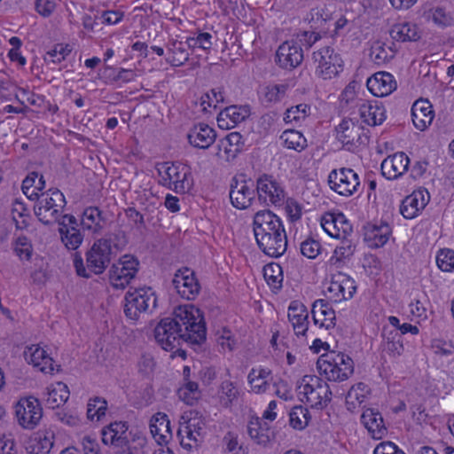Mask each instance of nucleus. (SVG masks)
Segmentation results:
<instances>
[{
  "instance_id": "nucleus-1",
  "label": "nucleus",
  "mask_w": 454,
  "mask_h": 454,
  "mask_svg": "<svg viewBox=\"0 0 454 454\" xmlns=\"http://www.w3.org/2000/svg\"><path fill=\"white\" fill-rule=\"evenodd\" d=\"M206 334L203 314L192 304L175 308L172 317L162 318L154 328V338L166 351L173 350L181 341L200 345Z\"/></svg>"
},
{
  "instance_id": "nucleus-2",
  "label": "nucleus",
  "mask_w": 454,
  "mask_h": 454,
  "mask_svg": "<svg viewBox=\"0 0 454 454\" xmlns=\"http://www.w3.org/2000/svg\"><path fill=\"white\" fill-rule=\"evenodd\" d=\"M253 230L258 247L270 257L278 258L287 249V236L279 216L269 209L256 212Z\"/></svg>"
},
{
  "instance_id": "nucleus-3",
  "label": "nucleus",
  "mask_w": 454,
  "mask_h": 454,
  "mask_svg": "<svg viewBox=\"0 0 454 454\" xmlns=\"http://www.w3.org/2000/svg\"><path fill=\"white\" fill-rule=\"evenodd\" d=\"M116 249L117 246L114 244L110 238L97 239L85 254L86 267L81 254L75 253L74 266L77 275L82 278H90L91 273L95 275L102 274L115 256Z\"/></svg>"
},
{
  "instance_id": "nucleus-4",
  "label": "nucleus",
  "mask_w": 454,
  "mask_h": 454,
  "mask_svg": "<svg viewBox=\"0 0 454 454\" xmlns=\"http://www.w3.org/2000/svg\"><path fill=\"white\" fill-rule=\"evenodd\" d=\"M30 197L36 200L34 211L42 223L51 225L59 222V218L67 205L65 196L59 189H49L40 194L33 190Z\"/></svg>"
},
{
  "instance_id": "nucleus-5",
  "label": "nucleus",
  "mask_w": 454,
  "mask_h": 454,
  "mask_svg": "<svg viewBox=\"0 0 454 454\" xmlns=\"http://www.w3.org/2000/svg\"><path fill=\"white\" fill-rule=\"evenodd\" d=\"M299 399L312 408L326 407L332 399L329 385L316 375H304L297 385Z\"/></svg>"
},
{
  "instance_id": "nucleus-6",
  "label": "nucleus",
  "mask_w": 454,
  "mask_h": 454,
  "mask_svg": "<svg viewBox=\"0 0 454 454\" xmlns=\"http://www.w3.org/2000/svg\"><path fill=\"white\" fill-rule=\"evenodd\" d=\"M317 367L321 375L329 381H343L354 372V362L351 357L341 352L332 351L322 355Z\"/></svg>"
},
{
  "instance_id": "nucleus-7",
  "label": "nucleus",
  "mask_w": 454,
  "mask_h": 454,
  "mask_svg": "<svg viewBox=\"0 0 454 454\" xmlns=\"http://www.w3.org/2000/svg\"><path fill=\"white\" fill-rule=\"evenodd\" d=\"M160 183L176 193L188 192L192 185L193 180L189 168L179 162H163L157 168Z\"/></svg>"
},
{
  "instance_id": "nucleus-8",
  "label": "nucleus",
  "mask_w": 454,
  "mask_h": 454,
  "mask_svg": "<svg viewBox=\"0 0 454 454\" xmlns=\"http://www.w3.org/2000/svg\"><path fill=\"white\" fill-rule=\"evenodd\" d=\"M156 306L157 297L151 287H130L124 297V314L132 321L138 320L142 314L153 312Z\"/></svg>"
},
{
  "instance_id": "nucleus-9",
  "label": "nucleus",
  "mask_w": 454,
  "mask_h": 454,
  "mask_svg": "<svg viewBox=\"0 0 454 454\" xmlns=\"http://www.w3.org/2000/svg\"><path fill=\"white\" fill-rule=\"evenodd\" d=\"M316 74L324 79L331 80L343 70V60L340 55L330 46H325L312 54Z\"/></svg>"
},
{
  "instance_id": "nucleus-10",
  "label": "nucleus",
  "mask_w": 454,
  "mask_h": 454,
  "mask_svg": "<svg viewBox=\"0 0 454 454\" xmlns=\"http://www.w3.org/2000/svg\"><path fill=\"white\" fill-rule=\"evenodd\" d=\"M139 262L130 254L121 256L109 270V280L115 289H124L136 277Z\"/></svg>"
},
{
  "instance_id": "nucleus-11",
  "label": "nucleus",
  "mask_w": 454,
  "mask_h": 454,
  "mask_svg": "<svg viewBox=\"0 0 454 454\" xmlns=\"http://www.w3.org/2000/svg\"><path fill=\"white\" fill-rule=\"evenodd\" d=\"M258 200L266 206H279L285 200V190L271 175L262 174L256 179Z\"/></svg>"
},
{
  "instance_id": "nucleus-12",
  "label": "nucleus",
  "mask_w": 454,
  "mask_h": 454,
  "mask_svg": "<svg viewBox=\"0 0 454 454\" xmlns=\"http://www.w3.org/2000/svg\"><path fill=\"white\" fill-rule=\"evenodd\" d=\"M330 188L345 197L353 195L360 185L358 175L349 168L333 169L328 175Z\"/></svg>"
},
{
  "instance_id": "nucleus-13",
  "label": "nucleus",
  "mask_w": 454,
  "mask_h": 454,
  "mask_svg": "<svg viewBox=\"0 0 454 454\" xmlns=\"http://www.w3.org/2000/svg\"><path fill=\"white\" fill-rule=\"evenodd\" d=\"M19 424L26 429L35 428L43 417V409L37 398H21L15 406Z\"/></svg>"
},
{
  "instance_id": "nucleus-14",
  "label": "nucleus",
  "mask_w": 454,
  "mask_h": 454,
  "mask_svg": "<svg viewBox=\"0 0 454 454\" xmlns=\"http://www.w3.org/2000/svg\"><path fill=\"white\" fill-rule=\"evenodd\" d=\"M172 284L181 297L188 301L194 300L200 291V285L195 273L189 268L178 270Z\"/></svg>"
},
{
  "instance_id": "nucleus-15",
  "label": "nucleus",
  "mask_w": 454,
  "mask_h": 454,
  "mask_svg": "<svg viewBox=\"0 0 454 454\" xmlns=\"http://www.w3.org/2000/svg\"><path fill=\"white\" fill-rule=\"evenodd\" d=\"M128 425L123 421H114L103 427L101 431L102 442L125 452L129 449Z\"/></svg>"
},
{
  "instance_id": "nucleus-16",
  "label": "nucleus",
  "mask_w": 454,
  "mask_h": 454,
  "mask_svg": "<svg viewBox=\"0 0 454 454\" xmlns=\"http://www.w3.org/2000/svg\"><path fill=\"white\" fill-rule=\"evenodd\" d=\"M177 434L182 447L191 450L193 447L192 442L197 446L202 442L205 434V422L200 418L191 417L181 424Z\"/></svg>"
},
{
  "instance_id": "nucleus-17",
  "label": "nucleus",
  "mask_w": 454,
  "mask_h": 454,
  "mask_svg": "<svg viewBox=\"0 0 454 454\" xmlns=\"http://www.w3.org/2000/svg\"><path fill=\"white\" fill-rule=\"evenodd\" d=\"M303 60L301 44L294 41H286L279 45L276 53V61L281 68L292 70Z\"/></svg>"
},
{
  "instance_id": "nucleus-18",
  "label": "nucleus",
  "mask_w": 454,
  "mask_h": 454,
  "mask_svg": "<svg viewBox=\"0 0 454 454\" xmlns=\"http://www.w3.org/2000/svg\"><path fill=\"white\" fill-rule=\"evenodd\" d=\"M254 199V184L247 180L233 179L231 184L230 200L238 209H246L252 205Z\"/></svg>"
},
{
  "instance_id": "nucleus-19",
  "label": "nucleus",
  "mask_w": 454,
  "mask_h": 454,
  "mask_svg": "<svg viewBox=\"0 0 454 454\" xmlns=\"http://www.w3.org/2000/svg\"><path fill=\"white\" fill-rule=\"evenodd\" d=\"M430 200L429 192L423 188L406 196L400 206V213L406 219H413L425 208Z\"/></svg>"
},
{
  "instance_id": "nucleus-20",
  "label": "nucleus",
  "mask_w": 454,
  "mask_h": 454,
  "mask_svg": "<svg viewBox=\"0 0 454 454\" xmlns=\"http://www.w3.org/2000/svg\"><path fill=\"white\" fill-rule=\"evenodd\" d=\"M409 165V157L403 152H398L381 162V173L386 178L395 180L407 172Z\"/></svg>"
},
{
  "instance_id": "nucleus-21",
  "label": "nucleus",
  "mask_w": 454,
  "mask_h": 454,
  "mask_svg": "<svg viewBox=\"0 0 454 454\" xmlns=\"http://www.w3.org/2000/svg\"><path fill=\"white\" fill-rule=\"evenodd\" d=\"M288 320L294 333L304 337L309 329V312L307 308L298 301H293L288 307Z\"/></svg>"
},
{
  "instance_id": "nucleus-22",
  "label": "nucleus",
  "mask_w": 454,
  "mask_h": 454,
  "mask_svg": "<svg viewBox=\"0 0 454 454\" xmlns=\"http://www.w3.org/2000/svg\"><path fill=\"white\" fill-rule=\"evenodd\" d=\"M392 233L390 225L387 223L380 224L368 223L364 227V242L371 248H379L383 247L389 239Z\"/></svg>"
},
{
  "instance_id": "nucleus-23",
  "label": "nucleus",
  "mask_w": 454,
  "mask_h": 454,
  "mask_svg": "<svg viewBox=\"0 0 454 454\" xmlns=\"http://www.w3.org/2000/svg\"><path fill=\"white\" fill-rule=\"evenodd\" d=\"M250 114L248 106H230L220 112L217 117L221 129H231L244 121Z\"/></svg>"
},
{
  "instance_id": "nucleus-24",
  "label": "nucleus",
  "mask_w": 454,
  "mask_h": 454,
  "mask_svg": "<svg viewBox=\"0 0 454 454\" xmlns=\"http://www.w3.org/2000/svg\"><path fill=\"white\" fill-rule=\"evenodd\" d=\"M362 128L352 120H342L337 126V138L343 145H355L364 144L366 137L361 135Z\"/></svg>"
},
{
  "instance_id": "nucleus-25",
  "label": "nucleus",
  "mask_w": 454,
  "mask_h": 454,
  "mask_svg": "<svg viewBox=\"0 0 454 454\" xmlns=\"http://www.w3.org/2000/svg\"><path fill=\"white\" fill-rule=\"evenodd\" d=\"M359 114L363 121L370 126L380 125L386 120V110L378 100H364L359 105Z\"/></svg>"
},
{
  "instance_id": "nucleus-26",
  "label": "nucleus",
  "mask_w": 454,
  "mask_h": 454,
  "mask_svg": "<svg viewBox=\"0 0 454 454\" xmlns=\"http://www.w3.org/2000/svg\"><path fill=\"white\" fill-rule=\"evenodd\" d=\"M367 87L374 96L386 97L396 89V82L391 74L379 72L368 79Z\"/></svg>"
},
{
  "instance_id": "nucleus-27",
  "label": "nucleus",
  "mask_w": 454,
  "mask_h": 454,
  "mask_svg": "<svg viewBox=\"0 0 454 454\" xmlns=\"http://www.w3.org/2000/svg\"><path fill=\"white\" fill-rule=\"evenodd\" d=\"M412 122L416 129L423 131L432 123L434 113L428 100L419 99L411 107Z\"/></svg>"
},
{
  "instance_id": "nucleus-28",
  "label": "nucleus",
  "mask_w": 454,
  "mask_h": 454,
  "mask_svg": "<svg viewBox=\"0 0 454 454\" xmlns=\"http://www.w3.org/2000/svg\"><path fill=\"white\" fill-rule=\"evenodd\" d=\"M26 360L44 373L54 372V361L47 354L46 350L39 345H31L25 351Z\"/></svg>"
},
{
  "instance_id": "nucleus-29",
  "label": "nucleus",
  "mask_w": 454,
  "mask_h": 454,
  "mask_svg": "<svg viewBox=\"0 0 454 454\" xmlns=\"http://www.w3.org/2000/svg\"><path fill=\"white\" fill-rule=\"evenodd\" d=\"M361 422L375 439H381L387 433L382 415L376 409L364 410L361 415Z\"/></svg>"
},
{
  "instance_id": "nucleus-30",
  "label": "nucleus",
  "mask_w": 454,
  "mask_h": 454,
  "mask_svg": "<svg viewBox=\"0 0 454 454\" xmlns=\"http://www.w3.org/2000/svg\"><path fill=\"white\" fill-rule=\"evenodd\" d=\"M311 313L315 325L327 330L335 325V311L326 301L320 299L314 301Z\"/></svg>"
},
{
  "instance_id": "nucleus-31",
  "label": "nucleus",
  "mask_w": 454,
  "mask_h": 454,
  "mask_svg": "<svg viewBox=\"0 0 454 454\" xmlns=\"http://www.w3.org/2000/svg\"><path fill=\"white\" fill-rule=\"evenodd\" d=\"M215 129L205 123L195 125L188 134L189 143L200 149L208 148L215 142Z\"/></svg>"
},
{
  "instance_id": "nucleus-32",
  "label": "nucleus",
  "mask_w": 454,
  "mask_h": 454,
  "mask_svg": "<svg viewBox=\"0 0 454 454\" xmlns=\"http://www.w3.org/2000/svg\"><path fill=\"white\" fill-rule=\"evenodd\" d=\"M150 431L159 445L167 443L172 435L168 416L162 412L156 413L151 419Z\"/></svg>"
},
{
  "instance_id": "nucleus-33",
  "label": "nucleus",
  "mask_w": 454,
  "mask_h": 454,
  "mask_svg": "<svg viewBox=\"0 0 454 454\" xmlns=\"http://www.w3.org/2000/svg\"><path fill=\"white\" fill-rule=\"evenodd\" d=\"M342 284L347 286L348 295L356 291L355 280L351 277L342 272L333 274V276H331V282L327 291L330 298L335 302L343 301L344 294H340V288H343Z\"/></svg>"
},
{
  "instance_id": "nucleus-34",
  "label": "nucleus",
  "mask_w": 454,
  "mask_h": 454,
  "mask_svg": "<svg viewBox=\"0 0 454 454\" xmlns=\"http://www.w3.org/2000/svg\"><path fill=\"white\" fill-rule=\"evenodd\" d=\"M247 380L254 393H265L270 387V382L272 380L271 371L261 366L252 368L248 373Z\"/></svg>"
},
{
  "instance_id": "nucleus-35",
  "label": "nucleus",
  "mask_w": 454,
  "mask_h": 454,
  "mask_svg": "<svg viewBox=\"0 0 454 454\" xmlns=\"http://www.w3.org/2000/svg\"><path fill=\"white\" fill-rule=\"evenodd\" d=\"M247 433L259 445L266 446L273 438V432L262 419H252L247 425Z\"/></svg>"
},
{
  "instance_id": "nucleus-36",
  "label": "nucleus",
  "mask_w": 454,
  "mask_h": 454,
  "mask_svg": "<svg viewBox=\"0 0 454 454\" xmlns=\"http://www.w3.org/2000/svg\"><path fill=\"white\" fill-rule=\"evenodd\" d=\"M69 390L63 382L51 384L46 388L44 402L48 408L55 409L64 404L69 398Z\"/></svg>"
},
{
  "instance_id": "nucleus-37",
  "label": "nucleus",
  "mask_w": 454,
  "mask_h": 454,
  "mask_svg": "<svg viewBox=\"0 0 454 454\" xmlns=\"http://www.w3.org/2000/svg\"><path fill=\"white\" fill-rule=\"evenodd\" d=\"M390 36L397 42H416L420 38V32L415 24L398 23L391 27Z\"/></svg>"
},
{
  "instance_id": "nucleus-38",
  "label": "nucleus",
  "mask_w": 454,
  "mask_h": 454,
  "mask_svg": "<svg viewBox=\"0 0 454 454\" xmlns=\"http://www.w3.org/2000/svg\"><path fill=\"white\" fill-rule=\"evenodd\" d=\"M106 220L97 207H86L82 213L81 224L83 229L93 233H99L104 229Z\"/></svg>"
},
{
  "instance_id": "nucleus-39",
  "label": "nucleus",
  "mask_w": 454,
  "mask_h": 454,
  "mask_svg": "<svg viewBox=\"0 0 454 454\" xmlns=\"http://www.w3.org/2000/svg\"><path fill=\"white\" fill-rule=\"evenodd\" d=\"M381 348L382 351L395 357L402 355L403 352V345L401 335L396 330L387 331L384 330L382 334Z\"/></svg>"
},
{
  "instance_id": "nucleus-40",
  "label": "nucleus",
  "mask_w": 454,
  "mask_h": 454,
  "mask_svg": "<svg viewBox=\"0 0 454 454\" xmlns=\"http://www.w3.org/2000/svg\"><path fill=\"white\" fill-rule=\"evenodd\" d=\"M60 239L68 250H76L83 241V235L74 226H67L66 223H60L59 229Z\"/></svg>"
},
{
  "instance_id": "nucleus-41",
  "label": "nucleus",
  "mask_w": 454,
  "mask_h": 454,
  "mask_svg": "<svg viewBox=\"0 0 454 454\" xmlns=\"http://www.w3.org/2000/svg\"><path fill=\"white\" fill-rule=\"evenodd\" d=\"M188 46L181 41H173L168 45V58L166 59L173 67H181L189 59Z\"/></svg>"
},
{
  "instance_id": "nucleus-42",
  "label": "nucleus",
  "mask_w": 454,
  "mask_h": 454,
  "mask_svg": "<svg viewBox=\"0 0 454 454\" xmlns=\"http://www.w3.org/2000/svg\"><path fill=\"white\" fill-rule=\"evenodd\" d=\"M370 394V387L364 382H359L350 387L346 395V405L348 411L355 409L363 403Z\"/></svg>"
},
{
  "instance_id": "nucleus-43",
  "label": "nucleus",
  "mask_w": 454,
  "mask_h": 454,
  "mask_svg": "<svg viewBox=\"0 0 454 454\" xmlns=\"http://www.w3.org/2000/svg\"><path fill=\"white\" fill-rule=\"evenodd\" d=\"M263 277L272 290L278 291L282 288L284 277L282 267L278 263L266 264L263 267Z\"/></svg>"
},
{
  "instance_id": "nucleus-44",
  "label": "nucleus",
  "mask_w": 454,
  "mask_h": 454,
  "mask_svg": "<svg viewBox=\"0 0 454 454\" xmlns=\"http://www.w3.org/2000/svg\"><path fill=\"white\" fill-rule=\"evenodd\" d=\"M285 146L296 152H301L307 147V139L298 130L286 129L280 136Z\"/></svg>"
},
{
  "instance_id": "nucleus-45",
  "label": "nucleus",
  "mask_w": 454,
  "mask_h": 454,
  "mask_svg": "<svg viewBox=\"0 0 454 454\" xmlns=\"http://www.w3.org/2000/svg\"><path fill=\"white\" fill-rule=\"evenodd\" d=\"M428 18L434 25L447 27L454 25L453 13L444 6H433L428 11Z\"/></svg>"
},
{
  "instance_id": "nucleus-46",
  "label": "nucleus",
  "mask_w": 454,
  "mask_h": 454,
  "mask_svg": "<svg viewBox=\"0 0 454 454\" xmlns=\"http://www.w3.org/2000/svg\"><path fill=\"white\" fill-rule=\"evenodd\" d=\"M395 54V50L385 43L377 42L371 49V59L378 66H381L390 61Z\"/></svg>"
},
{
  "instance_id": "nucleus-47",
  "label": "nucleus",
  "mask_w": 454,
  "mask_h": 454,
  "mask_svg": "<svg viewBox=\"0 0 454 454\" xmlns=\"http://www.w3.org/2000/svg\"><path fill=\"white\" fill-rule=\"evenodd\" d=\"M218 394L222 404L228 408L238 401L240 393L232 381L224 380L220 386Z\"/></svg>"
},
{
  "instance_id": "nucleus-48",
  "label": "nucleus",
  "mask_w": 454,
  "mask_h": 454,
  "mask_svg": "<svg viewBox=\"0 0 454 454\" xmlns=\"http://www.w3.org/2000/svg\"><path fill=\"white\" fill-rule=\"evenodd\" d=\"M242 136L239 132H231L221 140L220 147L223 148L227 157L234 158L243 146Z\"/></svg>"
},
{
  "instance_id": "nucleus-49",
  "label": "nucleus",
  "mask_w": 454,
  "mask_h": 454,
  "mask_svg": "<svg viewBox=\"0 0 454 454\" xmlns=\"http://www.w3.org/2000/svg\"><path fill=\"white\" fill-rule=\"evenodd\" d=\"M45 188V180L43 176L37 172L29 173L27 177L22 182V192L30 200H34L32 197H30L31 192L35 190L37 193L40 191H43Z\"/></svg>"
},
{
  "instance_id": "nucleus-50",
  "label": "nucleus",
  "mask_w": 454,
  "mask_h": 454,
  "mask_svg": "<svg viewBox=\"0 0 454 454\" xmlns=\"http://www.w3.org/2000/svg\"><path fill=\"white\" fill-rule=\"evenodd\" d=\"M224 101L223 92L220 88L212 89L208 92L204 93L200 99V105L202 111L211 113V108L215 109L218 104Z\"/></svg>"
},
{
  "instance_id": "nucleus-51",
  "label": "nucleus",
  "mask_w": 454,
  "mask_h": 454,
  "mask_svg": "<svg viewBox=\"0 0 454 454\" xmlns=\"http://www.w3.org/2000/svg\"><path fill=\"white\" fill-rule=\"evenodd\" d=\"M107 402L106 399L96 396L90 398L87 404V418L91 421H98L106 415Z\"/></svg>"
},
{
  "instance_id": "nucleus-52",
  "label": "nucleus",
  "mask_w": 454,
  "mask_h": 454,
  "mask_svg": "<svg viewBox=\"0 0 454 454\" xmlns=\"http://www.w3.org/2000/svg\"><path fill=\"white\" fill-rule=\"evenodd\" d=\"M289 417L290 425L294 429L304 428L310 419V415L308 409L301 405L294 407L289 413Z\"/></svg>"
},
{
  "instance_id": "nucleus-53",
  "label": "nucleus",
  "mask_w": 454,
  "mask_h": 454,
  "mask_svg": "<svg viewBox=\"0 0 454 454\" xmlns=\"http://www.w3.org/2000/svg\"><path fill=\"white\" fill-rule=\"evenodd\" d=\"M212 38V35L208 32H199L193 36L187 37L186 44L190 49L194 50L196 48H200L204 51H208L213 45Z\"/></svg>"
},
{
  "instance_id": "nucleus-54",
  "label": "nucleus",
  "mask_w": 454,
  "mask_h": 454,
  "mask_svg": "<svg viewBox=\"0 0 454 454\" xmlns=\"http://www.w3.org/2000/svg\"><path fill=\"white\" fill-rule=\"evenodd\" d=\"M179 397L187 404L192 405L199 399V385L195 381L187 380L178 390Z\"/></svg>"
},
{
  "instance_id": "nucleus-55",
  "label": "nucleus",
  "mask_w": 454,
  "mask_h": 454,
  "mask_svg": "<svg viewBox=\"0 0 454 454\" xmlns=\"http://www.w3.org/2000/svg\"><path fill=\"white\" fill-rule=\"evenodd\" d=\"M427 300L425 294L415 296L409 304L410 313L420 320L427 319Z\"/></svg>"
},
{
  "instance_id": "nucleus-56",
  "label": "nucleus",
  "mask_w": 454,
  "mask_h": 454,
  "mask_svg": "<svg viewBox=\"0 0 454 454\" xmlns=\"http://www.w3.org/2000/svg\"><path fill=\"white\" fill-rule=\"evenodd\" d=\"M310 114V106L307 104H299L288 108L285 114L286 122L300 121L304 120Z\"/></svg>"
},
{
  "instance_id": "nucleus-57",
  "label": "nucleus",
  "mask_w": 454,
  "mask_h": 454,
  "mask_svg": "<svg viewBox=\"0 0 454 454\" xmlns=\"http://www.w3.org/2000/svg\"><path fill=\"white\" fill-rule=\"evenodd\" d=\"M287 88V84H274L266 87L264 93L265 101L269 103L280 102L286 96Z\"/></svg>"
},
{
  "instance_id": "nucleus-58",
  "label": "nucleus",
  "mask_w": 454,
  "mask_h": 454,
  "mask_svg": "<svg viewBox=\"0 0 454 454\" xmlns=\"http://www.w3.org/2000/svg\"><path fill=\"white\" fill-rule=\"evenodd\" d=\"M436 263L441 270L452 271L454 270V251L451 249L441 250L436 256Z\"/></svg>"
},
{
  "instance_id": "nucleus-59",
  "label": "nucleus",
  "mask_w": 454,
  "mask_h": 454,
  "mask_svg": "<svg viewBox=\"0 0 454 454\" xmlns=\"http://www.w3.org/2000/svg\"><path fill=\"white\" fill-rule=\"evenodd\" d=\"M336 231L340 232V237H335V239H344L352 238V224L348 221L342 213L336 214Z\"/></svg>"
},
{
  "instance_id": "nucleus-60",
  "label": "nucleus",
  "mask_w": 454,
  "mask_h": 454,
  "mask_svg": "<svg viewBox=\"0 0 454 454\" xmlns=\"http://www.w3.org/2000/svg\"><path fill=\"white\" fill-rule=\"evenodd\" d=\"M301 253L309 259H315L320 254L321 245L314 239H307L301 243Z\"/></svg>"
},
{
  "instance_id": "nucleus-61",
  "label": "nucleus",
  "mask_w": 454,
  "mask_h": 454,
  "mask_svg": "<svg viewBox=\"0 0 454 454\" xmlns=\"http://www.w3.org/2000/svg\"><path fill=\"white\" fill-rule=\"evenodd\" d=\"M355 249L356 246L353 239L349 238L341 239V245L336 247L333 253L348 262L354 254Z\"/></svg>"
},
{
  "instance_id": "nucleus-62",
  "label": "nucleus",
  "mask_w": 454,
  "mask_h": 454,
  "mask_svg": "<svg viewBox=\"0 0 454 454\" xmlns=\"http://www.w3.org/2000/svg\"><path fill=\"white\" fill-rule=\"evenodd\" d=\"M53 434L39 437L38 441L32 447L33 454H48L53 447Z\"/></svg>"
},
{
  "instance_id": "nucleus-63",
  "label": "nucleus",
  "mask_w": 454,
  "mask_h": 454,
  "mask_svg": "<svg viewBox=\"0 0 454 454\" xmlns=\"http://www.w3.org/2000/svg\"><path fill=\"white\" fill-rule=\"evenodd\" d=\"M321 225L324 231L332 238L340 237L336 231V214L327 213L322 217Z\"/></svg>"
},
{
  "instance_id": "nucleus-64",
  "label": "nucleus",
  "mask_w": 454,
  "mask_h": 454,
  "mask_svg": "<svg viewBox=\"0 0 454 454\" xmlns=\"http://www.w3.org/2000/svg\"><path fill=\"white\" fill-rule=\"evenodd\" d=\"M373 454H405L403 450L398 449V447L391 442H382L379 444L374 451Z\"/></svg>"
}]
</instances>
